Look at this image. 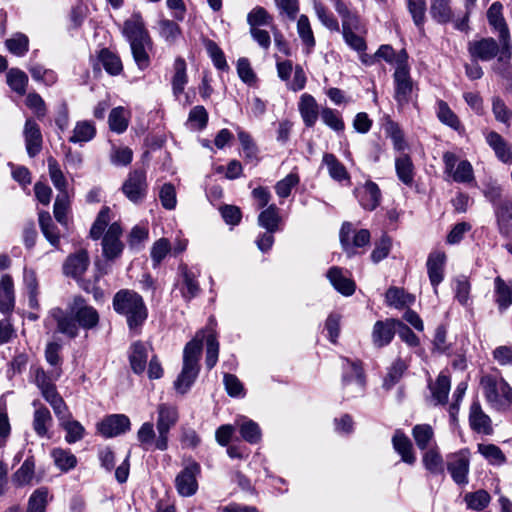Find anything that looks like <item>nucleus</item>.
Returning a JSON list of instances; mask_svg holds the SVG:
<instances>
[{
    "label": "nucleus",
    "mask_w": 512,
    "mask_h": 512,
    "mask_svg": "<svg viewBox=\"0 0 512 512\" xmlns=\"http://www.w3.org/2000/svg\"><path fill=\"white\" fill-rule=\"evenodd\" d=\"M450 176L457 183H469L474 180L473 167L468 160H462Z\"/></svg>",
    "instance_id": "nucleus-63"
},
{
    "label": "nucleus",
    "mask_w": 512,
    "mask_h": 512,
    "mask_svg": "<svg viewBox=\"0 0 512 512\" xmlns=\"http://www.w3.org/2000/svg\"><path fill=\"white\" fill-rule=\"evenodd\" d=\"M239 432L242 438L250 444H256L261 440V429L259 425L245 417L242 422L239 423Z\"/></svg>",
    "instance_id": "nucleus-46"
},
{
    "label": "nucleus",
    "mask_w": 512,
    "mask_h": 512,
    "mask_svg": "<svg viewBox=\"0 0 512 512\" xmlns=\"http://www.w3.org/2000/svg\"><path fill=\"white\" fill-rule=\"evenodd\" d=\"M423 465L427 471L433 475L444 473L445 464L442 455L437 448H431L425 451L422 458Z\"/></svg>",
    "instance_id": "nucleus-33"
},
{
    "label": "nucleus",
    "mask_w": 512,
    "mask_h": 512,
    "mask_svg": "<svg viewBox=\"0 0 512 512\" xmlns=\"http://www.w3.org/2000/svg\"><path fill=\"white\" fill-rule=\"evenodd\" d=\"M334 8L342 19V33L353 31L366 33V28L362 24L360 17L356 13L351 12L342 0H336Z\"/></svg>",
    "instance_id": "nucleus-21"
},
{
    "label": "nucleus",
    "mask_w": 512,
    "mask_h": 512,
    "mask_svg": "<svg viewBox=\"0 0 512 512\" xmlns=\"http://www.w3.org/2000/svg\"><path fill=\"white\" fill-rule=\"evenodd\" d=\"M203 338L202 333L198 332L184 347L183 367L174 382V388L181 394H185L198 377L200 371L198 362L202 351Z\"/></svg>",
    "instance_id": "nucleus-4"
},
{
    "label": "nucleus",
    "mask_w": 512,
    "mask_h": 512,
    "mask_svg": "<svg viewBox=\"0 0 512 512\" xmlns=\"http://www.w3.org/2000/svg\"><path fill=\"white\" fill-rule=\"evenodd\" d=\"M496 303L500 311H504L512 305V289L501 277L494 279Z\"/></svg>",
    "instance_id": "nucleus-36"
},
{
    "label": "nucleus",
    "mask_w": 512,
    "mask_h": 512,
    "mask_svg": "<svg viewBox=\"0 0 512 512\" xmlns=\"http://www.w3.org/2000/svg\"><path fill=\"white\" fill-rule=\"evenodd\" d=\"M397 320L391 319L386 321H377L374 324L372 332L373 344L378 347L388 345L396 333Z\"/></svg>",
    "instance_id": "nucleus-24"
},
{
    "label": "nucleus",
    "mask_w": 512,
    "mask_h": 512,
    "mask_svg": "<svg viewBox=\"0 0 512 512\" xmlns=\"http://www.w3.org/2000/svg\"><path fill=\"white\" fill-rule=\"evenodd\" d=\"M51 317L57 323V331L73 339L79 334V329L91 330L99 324L98 311L86 303L82 296H75L67 306L66 311L53 308Z\"/></svg>",
    "instance_id": "nucleus-1"
},
{
    "label": "nucleus",
    "mask_w": 512,
    "mask_h": 512,
    "mask_svg": "<svg viewBox=\"0 0 512 512\" xmlns=\"http://www.w3.org/2000/svg\"><path fill=\"white\" fill-rule=\"evenodd\" d=\"M386 302L395 307H403L414 302V297L405 293L403 289L391 287L386 292Z\"/></svg>",
    "instance_id": "nucleus-59"
},
{
    "label": "nucleus",
    "mask_w": 512,
    "mask_h": 512,
    "mask_svg": "<svg viewBox=\"0 0 512 512\" xmlns=\"http://www.w3.org/2000/svg\"><path fill=\"white\" fill-rule=\"evenodd\" d=\"M157 431L158 438L155 442V448L165 451L168 448V434L170 429L175 426L178 421V411L173 405L161 403L157 407Z\"/></svg>",
    "instance_id": "nucleus-7"
},
{
    "label": "nucleus",
    "mask_w": 512,
    "mask_h": 512,
    "mask_svg": "<svg viewBox=\"0 0 512 512\" xmlns=\"http://www.w3.org/2000/svg\"><path fill=\"white\" fill-rule=\"evenodd\" d=\"M407 369V365L401 359H397L393 362L388 370V373L383 381V388L390 390L396 383L401 379L404 371Z\"/></svg>",
    "instance_id": "nucleus-58"
},
{
    "label": "nucleus",
    "mask_w": 512,
    "mask_h": 512,
    "mask_svg": "<svg viewBox=\"0 0 512 512\" xmlns=\"http://www.w3.org/2000/svg\"><path fill=\"white\" fill-rule=\"evenodd\" d=\"M39 225L47 241L52 246L58 247L60 243V234L57 226L53 223L48 212H41L39 214Z\"/></svg>",
    "instance_id": "nucleus-34"
},
{
    "label": "nucleus",
    "mask_w": 512,
    "mask_h": 512,
    "mask_svg": "<svg viewBox=\"0 0 512 512\" xmlns=\"http://www.w3.org/2000/svg\"><path fill=\"white\" fill-rule=\"evenodd\" d=\"M99 61L106 72L111 75H118L123 69L120 58L108 49L100 51Z\"/></svg>",
    "instance_id": "nucleus-51"
},
{
    "label": "nucleus",
    "mask_w": 512,
    "mask_h": 512,
    "mask_svg": "<svg viewBox=\"0 0 512 512\" xmlns=\"http://www.w3.org/2000/svg\"><path fill=\"white\" fill-rule=\"evenodd\" d=\"M48 492L44 488L35 490L29 498L26 512H45Z\"/></svg>",
    "instance_id": "nucleus-64"
},
{
    "label": "nucleus",
    "mask_w": 512,
    "mask_h": 512,
    "mask_svg": "<svg viewBox=\"0 0 512 512\" xmlns=\"http://www.w3.org/2000/svg\"><path fill=\"white\" fill-rule=\"evenodd\" d=\"M408 11L412 16L414 24L421 32L424 31L426 1L425 0H407Z\"/></svg>",
    "instance_id": "nucleus-54"
},
{
    "label": "nucleus",
    "mask_w": 512,
    "mask_h": 512,
    "mask_svg": "<svg viewBox=\"0 0 512 512\" xmlns=\"http://www.w3.org/2000/svg\"><path fill=\"white\" fill-rule=\"evenodd\" d=\"M354 193L365 210L373 211L381 202V191L373 181H367L363 186L356 188Z\"/></svg>",
    "instance_id": "nucleus-17"
},
{
    "label": "nucleus",
    "mask_w": 512,
    "mask_h": 512,
    "mask_svg": "<svg viewBox=\"0 0 512 512\" xmlns=\"http://www.w3.org/2000/svg\"><path fill=\"white\" fill-rule=\"evenodd\" d=\"M480 386L487 403L492 408L505 410L512 406V388L501 376L483 375L480 379Z\"/></svg>",
    "instance_id": "nucleus-5"
},
{
    "label": "nucleus",
    "mask_w": 512,
    "mask_h": 512,
    "mask_svg": "<svg viewBox=\"0 0 512 512\" xmlns=\"http://www.w3.org/2000/svg\"><path fill=\"white\" fill-rule=\"evenodd\" d=\"M35 461L33 457H28L21 467L14 473L13 481L18 486L29 484L34 477Z\"/></svg>",
    "instance_id": "nucleus-53"
},
{
    "label": "nucleus",
    "mask_w": 512,
    "mask_h": 512,
    "mask_svg": "<svg viewBox=\"0 0 512 512\" xmlns=\"http://www.w3.org/2000/svg\"><path fill=\"white\" fill-rule=\"evenodd\" d=\"M109 222L110 208L105 206L98 213V216L90 229V237L94 240L101 238Z\"/></svg>",
    "instance_id": "nucleus-61"
},
{
    "label": "nucleus",
    "mask_w": 512,
    "mask_h": 512,
    "mask_svg": "<svg viewBox=\"0 0 512 512\" xmlns=\"http://www.w3.org/2000/svg\"><path fill=\"white\" fill-rule=\"evenodd\" d=\"M113 308L116 313L126 318L130 330L141 327L148 317L142 296L133 290H119L113 297Z\"/></svg>",
    "instance_id": "nucleus-2"
},
{
    "label": "nucleus",
    "mask_w": 512,
    "mask_h": 512,
    "mask_svg": "<svg viewBox=\"0 0 512 512\" xmlns=\"http://www.w3.org/2000/svg\"><path fill=\"white\" fill-rule=\"evenodd\" d=\"M297 33L306 46L308 52H310L316 44V40L310 25L309 18L306 15H301L297 21Z\"/></svg>",
    "instance_id": "nucleus-42"
},
{
    "label": "nucleus",
    "mask_w": 512,
    "mask_h": 512,
    "mask_svg": "<svg viewBox=\"0 0 512 512\" xmlns=\"http://www.w3.org/2000/svg\"><path fill=\"white\" fill-rule=\"evenodd\" d=\"M201 472L200 465L194 460H187L183 470L175 478V487L179 495L190 497L198 490L197 477Z\"/></svg>",
    "instance_id": "nucleus-10"
},
{
    "label": "nucleus",
    "mask_w": 512,
    "mask_h": 512,
    "mask_svg": "<svg viewBox=\"0 0 512 512\" xmlns=\"http://www.w3.org/2000/svg\"><path fill=\"white\" fill-rule=\"evenodd\" d=\"M432 399L435 404H446L450 391V379L448 376L440 374L436 382L430 385Z\"/></svg>",
    "instance_id": "nucleus-38"
},
{
    "label": "nucleus",
    "mask_w": 512,
    "mask_h": 512,
    "mask_svg": "<svg viewBox=\"0 0 512 512\" xmlns=\"http://www.w3.org/2000/svg\"><path fill=\"white\" fill-rule=\"evenodd\" d=\"M343 387L347 393H362L365 386V377L360 362L343 360Z\"/></svg>",
    "instance_id": "nucleus-11"
},
{
    "label": "nucleus",
    "mask_w": 512,
    "mask_h": 512,
    "mask_svg": "<svg viewBox=\"0 0 512 512\" xmlns=\"http://www.w3.org/2000/svg\"><path fill=\"white\" fill-rule=\"evenodd\" d=\"M203 336V331H200ZM206 339V359L205 363L207 368L210 370L212 369L217 361H218V354H219V343L216 339V335L214 332L210 331L209 334L203 338V340Z\"/></svg>",
    "instance_id": "nucleus-56"
},
{
    "label": "nucleus",
    "mask_w": 512,
    "mask_h": 512,
    "mask_svg": "<svg viewBox=\"0 0 512 512\" xmlns=\"http://www.w3.org/2000/svg\"><path fill=\"white\" fill-rule=\"evenodd\" d=\"M280 216L276 205L272 204L263 210L258 216V223L268 232L274 233L278 230Z\"/></svg>",
    "instance_id": "nucleus-40"
},
{
    "label": "nucleus",
    "mask_w": 512,
    "mask_h": 512,
    "mask_svg": "<svg viewBox=\"0 0 512 512\" xmlns=\"http://www.w3.org/2000/svg\"><path fill=\"white\" fill-rule=\"evenodd\" d=\"M478 452L492 465H502L506 462L503 451L495 444H478Z\"/></svg>",
    "instance_id": "nucleus-47"
},
{
    "label": "nucleus",
    "mask_w": 512,
    "mask_h": 512,
    "mask_svg": "<svg viewBox=\"0 0 512 512\" xmlns=\"http://www.w3.org/2000/svg\"><path fill=\"white\" fill-rule=\"evenodd\" d=\"M35 408L33 412L32 428L35 434L40 438L50 439V428L53 425V418L50 410L39 401H33Z\"/></svg>",
    "instance_id": "nucleus-15"
},
{
    "label": "nucleus",
    "mask_w": 512,
    "mask_h": 512,
    "mask_svg": "<svg viewBox=\"0 0 512 512\" xmlns=\"http://www.w3.org/2000/svg\"><path fill=\"white\" fill-rule=\"evenodd\" d=\"M23 136L27 154L29 157L34 158L41 152L43 145L40 127L34 119L29 118L25 121Z\"/></svg>",
    "instance_id": "nucleus-16"
},
{
    "label": "nucleus",
    "mask_w": 512,
    "mask_h": 512,
    "mask_svg": "<svg viewBox=\"0 0 512 512\" xmlns=\"http://www.w3.org/2000/svg\"><path fill=\"white\" fill-rule=\"evenodd\" d=\"M109 127L113 132L123 133L128 127V115L123 107L113 108L108 117Z\"/></svg>",
    "instance_id": "nucleus-45"
},
{
    "label": "nucleus",
    "mask_w": 512,
    "mask_h": 512,
    "mask_svg": "<svg viewBox=\"0 0 512 512\" xmlns=\"http://www.w3.org/2000/svg\"><path fill=\"white\" fill-rule=\"evenodd\" d=\"M272 16L265 8L257 6L253 8L247 15V23L250 29L260 28L261 26H272Z\"/></svg>",
    "instance_id": "nucleus-48"
},
{
    "label": "nucleus",
    "mask_w": 512,
    "mask_h": 512,
    "mask_svg": "<svg viewBox=\"0 0 512 512\" xmlns=\"http://www.w3.org/2000/svg\"><path fill=\"white\" fill-rule=\"evenodd\" d=\"M494 212L500 235L512 239V199L505 198Z\"/></svg>",
    "instance_id": "nucleus-22"
},
{
    "label": "nucleus",
    "mask_w": 512,
    "mask_h": 512,
    "mask_svg": "<svg viewBox=\"0 0 512 512\" xmlns=\"http://www.w3.org/2000/svg\"><path fill=\"white\" fill-rule=\"evenodd\" d=\"M392 444L394 450L401 456V460L407 464H414L416 456L413 452V445L411 440L405 433L397 429L392 437Z\"/></svg>",
    "instance_id": "nucleus-26"
},
{
    "label": "nucleus",
    "mask_w": 512,
    "mask_h": 512,
    "mask_svg": "<svg viewBox=\"0 0 512 512\" xmlns=\"http://www.w3.org/2000/svg\"><path fill=\"white\" fill-rule=\"evenodd\" d=\"M446 262V254L442 251H433L427 259V273L434 292L437 294L438 285L444 279V267Z\"/></svg>",
    "instance_id": "nucleus-18"
},
{
    "label": "nucleus",
    "mask_w": 512,
    "mask_h": 512,
    "mask_svg": "<svg viewBox=\"0 0 512 512\" xmlns=\"http://www.w3.org/2000/svg\"><path fill=\"white\" fill-rule=\"evenodd\" d=\"M412 436L420 450H428V445L434 437V431L429 424H418L413 427Z\"/></svg>",
    "instance_id": "nucleus-49"
},
{
    "label": "nucleus",
    "mask_w": 512,
    "mask_h": 512,
    "mask_svg": "<svg viewBox=\"0 0 512 512\" xmlns=\"http://www.w3.org/2000/svg\"><path fill=\"white\" fill-rule=\"evenodd\" d=\"M7 83L13 91L24 95L28 85V76L22 70L12 68L7 73Z\"/></svg>",
    "instance_id": "nucleus-50"
},
{
    "label": "nucleus",
    "mask_w": 512,
    "mask_h": 512,
    "mask_svg": "<svg viewBox=\"0 0 512 512\" xmlns=\"http://www.w3.org/2000/svg\"><path fill=\"white\" fill-rule=\"evenodd\" d=\"M121 234L122 229L117 222L109 226L102 240L103 255L106 259L113 260L121 255L124 248L120 241Z\"/></svg>",
    "instance_id": "nucleus-14"
},
{
    "label": "nucleus",
    "mask_w": 512,
    "mask_h": 512,
    "mask_svg": "<svg viewBox=\"0 0 512 512\" xmlns=\"http://www.w3.org/2000/svg\"><path fill=\"white\" fill-rule=\"evenodd\" d=\"M429 12L432 19L439 24H447L454 17L451 0H431Z\"/></svg>",
    "instance_id": "nucleus-29"
},
{
    "label": "nucleus",
    "mask_w": 512,
    "mask_h": 512,
    "mask_svg": "<svg viewBox=\"0 0 512 512\" xmlns=\"http://www.w3.org/2000/svg\"><path fill=\"white\" fill-rule=\"evenodd\" d=\"M503 5L500 2L491 4L487 11V19L490 26L499 33V41L502 45V53L499 56V61L511 58V39L507 23L503 17Z\"/></svg>",
    "instance_id": "nucleus-6"
},
{
    "label": "nucleus",
    "mask_w": 512,
    "mask_h": 512,
    "mask_svg": "<svg viewBox=\"0 0 512 512\" xmlns=\"http://www.w3.org/2000/svg\"><path fill=\"white\" fill-rule=\"evenodd\" d=\"M469 425L477 433L484 435H491L493 433L491 418L483 411L478 401H474L470 406Z\"/></svg>",
    "instance_id": "nucleus-20"
},
{
    "label": "nucleus",
    "mask_w": 512,
    "mask_h": 512,
    "mask_svg": "<svg viewBox=\"0 0 512 512\" xmlns=\"http://www.w3.org/2000/svg\"><path fill=\"white\" fill-rule=\"evenodd\" d=\"M298 109L307 127H312L316 123L319 116V108L315 98L307 93L300 97Z\"/></svg>",
    "instance_id": "nucleus-27"
},
{
    "label": "nucleus",
    "mask_w": 512,
    "mask_h": 512,
    "mask_svg": "<svg viewBox=\"0 0 512 512\" xmlns=\"http://www.w3.org/2000/svg\"><path fill=\"white\" fill-rule=\"evenodd\" d=\"M8 51L16 56H24L29 50V39L23 33H16L5 41Z\"/></svg>",
    "instance_id": "nucleus-52"
},
{
    "label": "nucleus",
    "mask_w": 512,
    "mask_h": 512,
    "mask_svg": "<svg viewBox=\"0 0 512 512\" xmlns=\"http://www.w3.org/2000/svg\"><path fill=\"white\" fill-rule=\"evenodd\" d=\"M147 358V348L145 345L141 342L134 343L129 357L130 365L134 373L141 374L145 371Z\"/></svg>",
    "instance_id": "nucleus-37"
},
{
    "label": "nucleus",
    "mask_w": 512,
    "mask_h": 512,
    "mask_svg": "<svg viewBox=\"0 0 512 512\" xmlns=\"http://www.w3.org/2000/svg\"><path fill=\"white\" fill-rule=\"evenodd\" d=\"M180 270L184 279L182 295L185 299L190 300L198 294L199 286L195 276L188 270L187 266H181Z\"/></svg>",
    "instance_id": "nucleus-62"
},
{
    "label": "nucleus",
    "mask_w": 512,
    "mask_h": 512,
    "mask_svg": "<svg viewBox=\"0 0 512 512\" xmlns=\"http://www.w3.org/2000/svg\"><path fill=\"white\" fill-rule=\"evenodd\" d=\"M89 263L90 261L87 251L81 250L67 258L64 263L63 270L65 275L73 278H79L85 273Z\"/></svg>",
    "instance_id": "nucleus-25"
},
{
    "label": "nucleus",
    "mask_w": 512,
    "mask_h": 512,
    "mask_svg": "<svg viewBox=\"0 0 512 512\" xmlns=\"http://www.w3.org/2000/svg\"><path fill=\"white\" fill-rule=\"evenodd\" d=\"M437 106V117L440 122L455 130H458L460 127V120L457 115L450 109L448 104L443 100H439L437 102Z\"/></svg>",
    "instance_id": "nucleus-57"
},
{
    "label": "nucleus",
    "mask_w": 512,
    "mask_h": 512,
    "mask_svg": "<svg viewBox=\"0 0 512 512\" xmlns=\"http://www.w3.org/2000/svg\"><path fill=\"white\" fill-rule=\"evenodd\" d=\"M130 429V420L126 415L113 414L98 424V431L105 437H115Z\"/></svg>",
    "instance_id": "nucleus-19"
},
{
    "label": "nucleus",
    "mask_w": 512,
    "mask_h": 512,
    "mask_svg": "<svg viewBox=\"0 0 512 512\" xmlns=\"http://www.w3.org/2000/svg\"><path fill=\"white\" fill-rule=\"evenodd\" d=\"M486 142L494 150L495 155L500 161L507 163L511 159L510 148L499 133L489 132L486 135Z\"/></svg>",
    "instance_id": "nucleus-32"
},
{
    "label": "nucleus",
    "mask_w": 512,
    "mask_h": 512,
    "mask_svg": "<svg viewBox=\"0 0 512 512\" xmlns=\"http://www.w3.org/2000/svg\"><path fill=\"white\" fill-rule=\"evenodd\" d=\"M15 305L14 283L10 275L5 274L0 280V311L8 314Z\"/></svg>",
    "instance_id": "nucleus-28"
},
{
    "label": "nucleus",
    "mask_w": 512,
    "mask_h": 512,
    "mask_svg": "<svg viewBox=\"0 0 512 512\" xmlns=\"http://www.w3.org/2000/svg\"><path fill=\"white\" fill-rule=\"evenodd\" d=\"M396 173L400 181L405 185H411L414 178L413 163L411 158L404 154L395 161Z\"/></svg>",
    "instance_id": "nucleus-41"
},
{
    "label": "nucleus",
    "mask_w": 512,
    "mask_h": 512,
    "mask_svg": "<svg viewBox=\"0 0 512 512\" xmlns=\"http://www.w3.org/2000/svg\"><path fill=\"white\" fill-rule=\"evenodd\" d=\"M395 100L399 106H404L410 101L412 93V80L407 64L403 60L398 61L394 72Z\"/></svg>",
    "instance_id": "nucleus-12"
},
{
    "label": "nucleus",
    "mask_w": 512,
    "mask_h": 512,
    "mask_svg": "<svg viewBox=\"0 0 512 512\" xmlns=\"http://www.w3.org/2000/svg\"><path fill=\"white\" fill-rule=\"evenodd\" d=\"M188 82L186 74V62L183 58H177L174 62V75L172 77V91L173 94L178 97L185 88Z\"/></svg>",
    "instance_id": "nucleus-35"
},
{
    "label": "nucleus",
    "mask_w": 512,
    "mask_h": 512,
    "mask_svg": "<svg viewBox=\"0 0 512 512\" xmlns=\"http://www.w3.org/2000/svg\"><path fill=\"white\" fill-rule=\"evenodd\" d=\"M51 456L55 465L63 472H67L77 465V458L70 450L54 448Z\"/></svg>",
    "instance_id": "nucleus-39"
},
{
    "label": "nucleus",
    "mask_w": 512,
    "mask_h": 512,
    "mask_svg": "<svg viewBox=\"0 0 512 512\" xmlns=\"http://www.w3.org/2000/svg\"><path fill=\"white\" fill-rule=\"evenodd\" d=\"M446 465L448 472L456 484L466 485L468 483L470 459L467 451L462 450L450 454L447 457Z\"/></svg>",
    "instance_id": "nucleus-13"
},
{
    "label": "nucleus",
    "mask_w": 512,
    "mask_h": 512,
    "mask_svg": "<svg viewBox=\"0 0 512 512\" xmlns=\"http://www.w3.org/2000/svg\"><path fill=\"white\" fill-rule=\"evenodd\" d=\"M123 33L130 43L132 55L138 68L146 69L150 65L148 50L151 49L152 41L139 15L125 21Z\"/></svg>",
    "instance_id": "nucleus-3"
},
{
    "label": "nucleus",
    "mask_w": 512,
    "mask_h": 512,
    "mask_svg": "<svg viewBox=\"0 0 512 512\" xmlns=\"http://www.w3.org/2000/svg\"><path fill=\"white\" fill-rule=\"evenodd\" d=\"M70 201L68 193L58 194L53 207L55 219L61 224L66 226L68 223L67 213L69 211Z\"/></svg>",
    "instance_id": "nucleus-60"
},
{
    "label": "nucleus",
    "mask_w": 512,
    "mask_h": 512,
    "mask_svg": "<svg viewBox=\"0 0 512 512\" xmlns=\"http://www.w3.org/2000/svg\"><path fill=\"white\" fill-rule=\"evenodd\" d=\"M467 50L472 60L486 62L495 57L499 58L502 53V45L494 38L486 37L468 42ZM509 60L510 58L503 61L498 60V63L506 65Z\"/></svg>",
    "instance_id": "nucleus-8"
},
{
    "label": "nucleus",
    "mask_w": 512,
    "mask_h": 512,
    "mask_svg": "<svg viewBox=\"0 0 512 512\" xmlns=\"http://www.w3.org/2000/svg\"><path fill=\"white\" fill-rule=\"evenodd\" d=\"M121 190L132 203H141L146 198L148 192L145 170L135 169L130 171L122 184Z\"/></svg>",
    "instance_id": "nucleus-9"
},
{
    "label": "nucleus",
    "mask_w": 512,
    "mask_h": 512,
    "mask_svg": "<svg viewBox=\"0 0 512 512\" xmlns=\"http://www.w3.org/2000/svg\"><path fill=\"white\" fill-rule=\"evenodd\" d=\"M96 135V128L90 121H78L69 137V142L82 144L91 141Z\"/></svg>",
    "instance_id": "nucleus-30"
},
{
    "label": "nucleus",
    "mask_w": 512,
    "mask_h": 512,
    "mask_svg": "<svg viewBox=\"0 0 512 512\" xmlns=\"http://www.w3.org/2000/svg\"><path fill=\"white\" fill-rule=\"evenodd\" d=\"M47 162L49 176L54 187L59 191V194L68 193L66 178L56 159H54L53 157H49Z\"/></svg>",
    "instance_id": "nucleus-44"
},
{
    "label": "nucleus",
    "mask_w": 512,
    "mask_h": 512,
    "mask_svg": "<svg viewBox=\"0 0 512 512\" xmlns=\"http://www.w3.org/2000/svg\"><path fill=\"white\" fill-rule=\"evenodd\" d=\"M327 166L329 176L335 181L350 180L349 173L345 166L332 153H325L322 159Z\"/></svg>",
    "instance_id": "nucleus-31"
},
{
    "label": "nucleus",
    "mask_w": 512,
    "mask_h": 512,
    "mask_svg": "<svg viewBox=\"0 0 512 512\" xmlns=\"http://www.w3.org/2000/svg\"><path fill=\"white\" fill-rule=\"evenodd\" d=\"M59 426L65 430V441L69 444L76 443L84 437L85 428L79 421L73 420L72 417L60 423Z\"/></svg>",
    "instance_id": "nucleus-43"
},
{
    "label": "nucleus",
    "mask_w": 512,
    "mask_h": 512,
    "mask_svg": "<svg viewBox=\"0 0 512 512\" xmlns=\"http://www.w3.org/2000/svg\"><path fill=\"white\" fill-rule=\"evenodd\" d=\"M490 499L489 493L482 489L476 492L467 493L464 497L467 507L475 511L485 509L490 503Z\"/></svg>",
    "instance_id": "nucleus-55"
},
{
    "label": "nucleus",
    "mask_w": 512,
    "mask_h": 512,
    "mask_svg": "<svg viewBox=\"0 0 512 512\" xmlns=\"http://www.w3.org/2000/svg\"><path fill=\"white\" fill-rule=\"evenodd\" d=\"M334 289L344 296H351L356 289L355 282L344 275L343 269L338 266L331 267L326 274Z\"/></svg>",
    "instance_id": "nucleus-23"
}]
</instances>
